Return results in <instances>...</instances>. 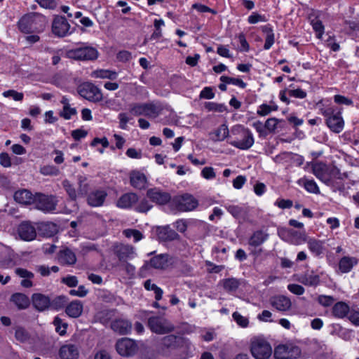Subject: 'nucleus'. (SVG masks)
Wrapping results in <instances>:
<instances>
[{
	"label": "nucleus",
	"mask_w": 359,
	"mask_h": 359,
	"mask_svg": "<svg viewBox=\"0 0 359 359\" xmlns=\"http://www.w3.org/2000/svg\"><path fill=\"white\" fill-rule=\"evenodd\" d=\"M11 301L19 308L25 309L29 306V301L28 297L21 293L14 294L11 297Z\"/></svg>",
	"instance_id": "40"
},
{
	"label": "nucleus",
	"mask_w": 359,
	"mask_h": 359,
	"mask_svg": "<svg viewBox=\"0 0 359 359\" xmlns=\"http://www.w3.org/2000/svg\"><path fill=\"white\" fill-rule=\"evenodd\" d=\"M294 277L297 281L306 286L316 287L320 285V275L315 273L313 271H307L302 274H297Z\"/></svg>",
	"instance_id": "15"
},
{
	"label": "nucleus",
	"mask_w": 359,
	"mask_h": 359,
	"mask_svg": "<svg viewBox=\"0 0 359 359\" xmlns=\"http://www.w3.org/2000/svg\"><path fill=\"white\" fill-rule=\"evenodd\" d=\"M79 354L77 346L73 344L63 345L59 351L61 359H78Z\"/></svg>",
	"instance_id": "21"
},
{
	"label": "nucleus",
	"mask_w": 359,
	"mask_h": 359,
	"mask_svg": "<svg viewBox=\"0 0 359 359\" xmlns=\"http://www.w3.org/2000/svg\"><path fill=\"white\" fill-rule=\"evenodd\" d=\"M349 312V306L344 302H339L334 304L332 313L335 318H344Z\"/></svg>",
	"instance_id": "32"
},
{
	"label": "nucleus",
	"mask_w": 359,
	"mask_h": 359,
	"mask_svg": "<svg viewBox=\"0 0 359 359\" xmlns=\"http://www.w3.org/2000/svg\"><path fill=\"white\" fill-rule=\"evenodd\" d=\"M91 77L95 79H107L114 80L117 78V73L115 71L108 69H97L90 74Z\"/></svg>",
	"instance_id": "37"
},
{
	"label": "nucleus",
	"mask_w": 359,
	"mask_h": 359,
	"mask_svg": "<svg viewBox=\"0 0 359 359\" xmlns=\"http://www.w3.org/2000/svg\"><path fill=\"white\" fill-rule=\"evenodd\" d=\"M268 233L262 230L257 231L251 236L248 243L251 246L257 247L262 245L268 239Z\"/></svg>",
	"instance_id": "33"
},
{
	"label": "nucleus",
	"mask_w": 359,
	"mask_h": 359,
	"mask_svg": "<svg viewBox=\"0 0 359 359\" xmlns=\"http://www.w3.org/2000/svg\"><path fill=\"white\" fill-rule=\"evenodd\" d=\"M357 262L358 261L355 257H343L339 262V270L342 273H348Z\"/></svg>",
	"instance_id": "30"
},
{
	"label": "nucleus",
	"mask_w": 359,
	"mask_h": 359,
	"mask_svg": "<svg viewBox=\"0 0 359 359\" xmlns=\"http://www.w3.org/2000/svg\"><path fill=\"white\" fill-rule=\"evenodd\" d=\"M57 201L53 196H43L40 198L38 208L46 212H54L56 210Z\"/></svg>",
	"instance_id": "17"
},
{
	"label": "nucleus",
	"mask_w": 359,
	"mask_h": 359,
	"mask_svg": "<svg viewBox=\"0 0 359 359\" xmlns=\"http://www.w3.org/2000/svg\"><path fill=\"white\" fill-rule=\"evenodd\" d=\"M250 351L255 359H269L271 355L272 348L265 339L255 338L251 341Z\"/></svg>",
	"instance_id": "6"
},
{
	"label": "nucleus",
	"mask_w": 359,
	"mask_h": 359,
	"mask_svg": "<svg viewBox=\"0 0 359 359\" xmlns=\"http://www.w3.org/2000/svg\"><path fill=\"white\" fill-rule=\"evenodd\" d=\"M83 309V304L79 300H74L70 302L66 307V313L71 318L79 317Z\"/></svg>",
	"instance_id": "28"
},
{
	"label": "nucleus",
	"mask_w": 359,
	"mask_h": 359,
	"mask_svg": "<svg viewBox=\"0 0 359 359\" xmlns=\"http://www.w3.org/2000/svg\"><path fill=\"white\" fill-rule=\"evenodd\" d=\"M233 318L236 322V323L241 327H248L249 323L248 319L246 317L241 316L239 313L234 312L233 313Z\"/></svg>",
	"instance_id": "51"
},
{
	"label": "nucleus",
	"mask_w": 359,
	"mask_h": 359,
	"mask_svg": "<svg viewBox=\"0 0 359 359\" xmlns=\"http://www.w3.org/2000/svg\"><path fill=\"white\" fill-rule=\"evenodd\" d=\"M223 127L224 125H222L220 128L210 134L211 140L213 141H222L224 139V128Z\"/></svg>",
	"instance_id": "48"
},
{
	"label": "nucleus",
	"mask_w": 359,
	"mask_h": 359,
	"mask_svg": "<svg viewBox=\"0 0 359 359\" xmlns=\"http://www.w3.org/2000/svg\"><path fill=\"white\" fill-rule=\"evenodd\" d=\"M47 24L46 17L39 13H29L23 16L18 22L19 29L25 33L42 32Z\"/></svg>",
	"instance_id": "3"
},
{
	"label": "nucleus",
	"mask_w": 359,
	"mask_h": 359,
	"mask_svg": "<svg viewBox=\"0 0 359 359\" xmlns=\"http://www.w3.org/2000/svg\"><path fill=\"white\" fill-rule=\"evenodd\" d=\"M215 93L211 87H205L200 93V98L210 100L214 98Z\"/></svg>",
	"instance_id": "64"
},
{
	"label": "nucleus",
	"mask_w": 359,
	"mask_h": 359,
	"mask_svg": "<svg viewBox=\"0 0 359 359\" xmlns=\"http://www.w3.org/2000/svg\"><path fill=\"white\" fill-rule=\"evenodd\" d=\"M76 114V109L69 105L63 107L62 111L60 112V116L65 119L68 120L70 119Z\"/></svg>",
	"instance_id": "52"
},
{
	"label": "nucleus",
	"mask_w": 359,
	"mask_h": 359,
	"mask_svg": "<svg viewBox=\"0 0 359 359\" xmlns=\"http://www.w3.org/2000/svg\"><path fill=\"white\" fill-rule=\"evenodd\" d=\"M175 203L179 210L191 211L198 205V201L191 195L186 194L175 198Z\"/></svg>",
	"instance_id": "14"
},
{
	"label": "nucleus",
	"mask_w": 359,
	"mask_h": 359,
	"mask_svg": "<svg viewBox=\"0 0 359 359\" xmlns=\"http://www.w3.org/2000/svg\"><path fill=\"white\" fill-rule=\"evenodd\" d=\"M123 233L127 238L133 237L135 242H137L143 238L142 233L135 229H126L123 231Z\"/></svg>",
	"instance_id": "46"
},
{
	"label": "nucleus",
	"mask_w": 359,
	"mask_h": 359,
	"mask_svg": "<svg viewBox=\"0 0 359 359\" xmlns=\"http://www.w3.org/2000/svg\"><path fill=\"white\" fill-rule=\"evenodd\" d=\"M111 328L115 332L121 334H127L130 333L132 325L131 323L126 320H114L111 324Z\"/></svg>",
	"instance_id": "29"
},
{
	"label": "nucleus",
	"mask_w": 359,
	"mask_h": 359,
	"mask_svg": "<svg viewBox=\"0 0 359 359\" xmlns=\"http://www.w3.org/2000/svg\"><path fill=\"white\" fill-rule=\"evenodd\" d=\"M278 235L285 242L299 245L306 241V233L305 231H298L294 229H281L278 231Z\"/></svg>",
	"instance_id": "10"
},
{
	"label": "nucleus",
	"mask_w": 359,
	"mask_h": 359,
	"mask_svg": "<svg viewBox=\"0 0 359 359\" xmlns=\"http://www.w3.org/2000/svg\"><path fill=\"white\" fill-rule=\"evenodd\" d=\"M271 303L274 308L280 311H287L291 307L290 299L283 295L273 297L271 299Z\"/></svg>",
	"instance_id": "23"
},
{
	"label": "nucleus",
	"mask_w": 359,
	"mask_h": 359,
	"mask_svg": "<svg viewBox=\"0 0 359 359\" xmlns=\"http://www.w3.org/2000/svg\"><path fill=\"white\" fill-rule=\"evenodd\" d=\"M293 154L290 152H283L277 155L274 158V161L278 163H284L292 159Z\"/></svg>",
	"instance_id": "58"
},
{
	"label": "nucleus",
	"mask_w": 359,
	"mask_h": 359,
	"mask_svg": "<svg viewBox=\"0 0 359 359\" xmlns=\"http://www.w3.org/2000/svg\"><path fill=\"white\" fill-rule=\"evenodd\" d=\"M15 338L21 342L26 341L28 339V333L22 327H17L15 330Z\"/></svg>",
	"instance_id": "61"
},
{
	"label": "nucleus",
	"mask_w": 359,
	"mask_h": 359,
	"mask_svg": "<svg viewBox=\"0 0 359 359\" xmlns=\"http://www.w3.org/2000/svg\"><path fill=\"white\" fill-rule=\"evenodd\" d=\"M52 32L58 37H65L72 33L71 26L62 16H56L52 23Z\"/></svg>",
	"instance_id": "12"
},
{
	"label": "nucleus",
	"mask_w": 359,
	"mask_h": 359,
	"mask_svg": "<svg viewBox=\"0 0 359 359\" xmlns=\"http://www.w3.org/2000/svg\"><path fill=\"white\" fill-rule=\"evenodd\" d=\"M300 355L299 347L292 344L278 345L274 351V357L276 359L297 358Z\"/></svg>",
	"instance_id": "8"
},
{
	"label": "nucleus",
	"mask_w": 359,
	"mask_h": 359,
	"mask_svg": "<svg viewBox=\"0 0 359 359\" xmlns=\"http://www.w3.org/2000/svg\"><path fill=\"white\" fill-rule=\"evenodd\" d=\"M278 109V106L277 104L273 101H271L269 103H263L259 105L257 110V113L261 116H265L269 115L272 111H276Z\"/></svg>",
	"instance_id": "36"
},
{
	"label": "nucleus",
	"mask_w": 359,
	"mask_h": 359,
	"mask_svg": "<svg viewBox=\"0 0 359 359\" xmlns=\"http://www.w3.org/2000/svg\"><path fill=\"white\" fill-rule=\"evenodd\" d=\"M170 264V260L168 255H159L152 257L149 263L147 264V267H152L158 269L167 268Z\"/></svg>",
	"instance_id": "22"
},
{
	"label": "nucleus",
	"mask_w": 359,
	"mask_h": 359,
	"mask_svg": "<svg viewBox=\"0 0 359 359\" xmlns=\"http://www.w3.org/2000/svg\"><path fill=\"white\" fill-rule=\"evenodd\" d=\"M241 133L242 139L235 140L232 144L241 149H248L254 144V137L252 133L248 129L241 126H238L233 129Z\"/></svg>",
	"instance_id": "13"
},
{
	"label": "nucleus",
	"mask_w": 359,
	"mask_h": 359,
	"mask_svg": "<svg viewBox=\"0 0 359 359\" xmlns=\"http://www.w3.org/2000/svg\"><path fill=\"white\" fill-rule=\"evenodd\" d=\"M59 260L65 264H74L76 261V255L71 250L66 248L60 252Z\"/></svg>",
	"instance_id": "35"
},
{
	"label": "nucleus",
	"mask_w": 359,
	"mask_h": 359,
	"mask_svg": "<svg viewBox=\"0 0 359 359\" xmlns=\"http://www.w3.org/2000/svg\"><path fill=\"white\" fill-rule=\"evenodd\" d=\"M54 325L55 326V330L60 335H63L66 333L67 325L65 323H62V320L55 317L53 321Z\"/></svg>",
	"instance_id": "44"
},
{
	"label": "nucleus",
	"mask_w": 359,
	"mask_h": 359,
	"mask_svg": "<svg viewBox=\"0 0 359 359\" xmlns=\"http://www.w3.org/2000/svg\"><path fill=\"white\" fill-rule=\"evenodd\" d=\"M320 113L326 117V123L333 132L339 133L344 129V121L341 112L337 111L330 100H322L317 103Z\"/></svg>",
	"instance_id": "1"
},
{
	"label": "nucleus",
	"mask_w": 359,
	"mask_h": 359,
	"mask_svg": "<svg viewBox=\"0 0 359 359\" xmlns=\"http://www.w3.org/2000/svg\"><path fill=\"white\" fill-rule=\"evenodd\" d=\"M15 201L20 204H31L34 201V196L27 189L17 191L14 194Z\"/></svg>",
	"instance_id": "27"
},
{
	"label": "nucleus",
	"mask_w": 359,
	"mask_h": 359,
	"mask_svg": "<svg viewBox=\"0 0 359 359\" xmlns=\"http://www.w3.org/2000/svg\"><path fill=\"white\" fill-rule=\"evenodd\" d=\"M130 182L131 186L137 189H145L147 185V179L145 175L139 170H133L130 172Z\"/></svg>",
	"instance_id": "19"
},
{
	"label": "nucleus",
	"mask_w": 359,
	"mask_h": 359,
	"mask_svg": "<svg viewBox=\"0 0 359 359\" xmlns=\"http://www.w3.org/2000/svg\"><path fill=\"white\" fill-rule=\"evenodd\" d=\"M308 249L310 252L315 257H321L325 252L324 241L316 239L314 238H308L306 241Z\"/></svg>",
	"instance_id": "18"
},
{
	"label": "nucleus",
	"mask_w": 359,
	"mask_h": 359,
	"mask_svg": "<svg viewBox=\"0 0 359 359\" xmlns=\"http://www.w3.org/2000/svg\"><path fill=\"white\" fill-rule=\"evenodd\" d=\"M79 95L91 102H99L102 99L101 90L91 83H84L79 88Z\"/></svg>",
	"instance_id": "11"
},
{
	"label": "nucleus",
	"mask_w": 359,
	"mask_h": 359,
	"mask_svg": "<svg viewBox=\"0 0 359 359\" xmlns=\"http://www.w3.org/2000/svg\"><path fill=\"white\" fill-rule=\"evenodd\" d=\"M263 33L265 34V43L264 45V50H269L275 42V34L272 27L269 25H266L261 27Z\"/></svg>",
	"instance_id": "31"
},
{
	"label": "nucleus",
	"mask_w": 359,
	"mask_h": 359,
	"mask_svg": "<svg viewBox=\"0 0 359 359\" xmlns=\"http://www.w3.org/2000/svg\"><path fill=\"white\" fill-rule=\"evenodd\" d=\"M274 205L283 210L289 209L292 207L293 203L290 199L278 198L274 202Z\"/></svg>",
	"instance_id": "54"
},
{
	"label": "nucleus",
	"mask_w": 359,
	"mask_h": 359,
	"mask_svg": "<svg viewBox=\"0 0 359 359\" xmlns=\"http://www.w3.org/2000/svg\"><path fill=\"white\" fill-rule=\"evenodd\" d=\"M107 196V194L103 190H97L91 192L88 197V203L90 206H101Z\"/></svg>",
	"instance_id": "25"
},
{
	"label": "nucleus",
	"mask_w": 359,
	"mask_h": 359,
	"mask_svg": "<svg viewBox=\"0 0 359 359\" xmlns=\"http://www.w3.org/2000/svg\"><path fill=\"white\" fill-rule=\"evenodd\" d=\"M325 45L329 47L332 51L337 52L339 50L340 46L336 42L334 36L328 35L327 39L325 41Z\"/></svg>",
	"instance_id": "53"
},
{
	"label": "nucleus",
	"mask_w": 359,
	"mask_h": 359,
	"mask_svg": "<svg viewBox=\"0 0 359 359\" xmlns=\"http://www.w3.org/2000/svg\"><path fill=\"white\" fill-rule=\"evenodd\" d=\"M147 196L152 202L159 205L167 203L171 198L168 193L156 187L148 189Z\"/></svg>",
	"instance_id": "16"
},
{
	"label": "nucleus",
	"mask_w": 359,
	"mask_h": 359,
	"mask_svg": "<svg viewBox=\"0 0 359 359\" xmlns=\"http://www.w3.org/2000/svg\"><path fill=\"white\" fill-rule=\"evenodd\" d=\"M87 182V177L83 175H80L78 177V184H79V194H81V196L86 195L88 191L89 186Z\"/></svg>",
	"instance_id": "43"
},
{
	"label": "nucleus",
	"mask_w": 359,
	"mask_h": 359,
	"mask_svg": "<svg viewBox=\"0 0 359 359\" xmlns=\"http://www.w3.org/2000/svg\"><path fill=\"white\" fill-rule=\"evenodd\" d=\"M66 55L69 59L76 60H94L98 57L99 53L95 48L85 45L67 50Z\"/></svg>",
	"instance_id": "5"
},
{
	"label": "nucleus",
	"mask_w": 359,
	"mask_h": 359,
	"mask_svg": "<svg viewBox=\"0 0 359 359\" xmlns=\"http://www.w3.org/2000/svg\"><path fill=\"white\" fill-rule=\"evenodd\" d=\"M227 84H232V85L238 86L242 89L245 88L247 86L246 83H245L240 78L226 76V85H227Z\"/></svg>",
	"instance_id": "55"
},
{
	"label": "nucleus",
	"mask_w": 359,
	"mask_h": 359,
	"mask_svg": "<svg viewBox=\"0 0 359 359\" xmlns=\"http://www.w3.org/2000/svg\"><path fill=\"white\" fill-rule=\"evenodd\" d=\"M138 201V196L134 193L123 194L117 201V206L121 208H130Z\"/></svg>",
	"instance_id": "26"
},
{
	"label": "nucleus",
	"mask_w": 359,
	"mask_h": 359,
	"mask_svg": "<svg viewBox=\"0 0 359 359\" xmlns=\"http://www.w3.org/2000/svg\"><path fill=\"white\" fill-rule=\"evenodd\" d=\"M318 302L321 306L327 307L332 306L334 304V299L332 296L322 294L318 296Z\"/></svg>",
	"instance_id": "49"
},
{
	"label": "nucleus",
	"mask_w": 359,
	"mask_h": 359,
	"mask_svg": "<svg viewBox=\"0 0 359 359\" xmlns=\"http://www.w3.org/2000/svg\"><path fill=\"white\" fill-rule=\"evenodd\" d=\"M314 175L320 181L327 184L335 182L337 180L347 177L346 173H341L339 168L332 165H326L323 163H316L313 165Z\"/></svg>",
	"instance_id": "2"
},
{
	"label": "nucleus",
	"mask_w": 359,
	"mask_h": 359,
	"mask_svg": "<svg viewBox=\"0 0 359 359\" xmlns=\"http://www.w3.org/2000/svg\"><path fill=\"white\" fill-rule=\"evenodd\" d=\"M287 290L290 292L297 295H302L305 292L304 288L302 285L297 284H289L287 285Z\"/></svg>",
	"instance_id": "63"
},
{
	"label": "nucleus",
	"mask_w": 359,
	"mask_h": 359,
	"mask_svg": "<svg viewBox=\"0 0 359 359\" xmlns=\"http://www.w3.org/2000/svg\"><path fill=\"white\" fill-rule=\"evenodd\" d=\"M2 95L5 97H12L15 101H22L24 97L22 93H19L14 90L4 91Z\"/></svg>",
	"instance_id": "45"
},
{
	"label": "nucleus",
	"mask_w": 359,
	"mask_h": 359,
	"mask_svg": "<svg viewBox=\"0 0 359 359\" xmlns=\"http://www.w3.org/2000/svg\"><path fill=\"white\" fill-rule=\"evenodd\" d=\"M311 25L315 32L316 38L322 40L323 36L325 33V27L319 18V16H316V18L311 19Z\"/></svg>",
	"instance_id": "39"
},
{
	"label": "nucleus",
	"mask_w": 359,
	"mask_h": 359,
	"mask_svg": "<svg viewBox=\"0 0 359 359\" xmlns=\"http://www.w3.org/2000/svg\"><path fill=\"white\" fill-rule=\"evenodd\" d=\"M32 299L34 306L39 311L46 310L50 304L48 297L39 293L34 294Z\"/></svg>",
	"instance_id": "24"
},
{
	"label": "nucleus",
	"mask_w": 359,
	"mask_h": 359,
	"mask_svg": "<svg viewBox=\"0 0 359 359\" xmlns=\"http://www.w3.org/2000/svg\"><path fill=\"white\" fill-rule=\"evenodd\" d=\"M18 233L22 240L27 241L34 240L36 236L34 227L28 222L22 223L19 226Z\"/></svg>",
	"instance_id": "20"
},
{
	"label": "nucleus",
	"mask_w": 359,
	"mask_h": 359,
	"mask_svg": "<svg viewBox=\"0 0 359 359\" xmlns=\"http://www.w3.org/2000/svg\"><path fill=\"white\" fill-rule=\"evenodd\" d=\"M205 109L208 111H219L222 112L224 109L222 104H219L212 102H205L204 104Z\"/></svg>",
	"instance_id": "56"
},
{
	"label": "nucleus",
	"mask_w": 359,
	"mask_h": 359,
	"mask_svg": "<svg viewBox=\"0 0 359 359\" xmlns=\"http://www.w3.org/2000/svg\"><path fill=\"white\" fill-rule=\"evenodd\" d=\"M280 122V120L276 118H268L265 122V128L270 132H273Z\"/></svg>",
	"instance_id": "60"
},
{
	"label": "nucleus",
	"mask_w": 359,
	"mask_h": 359,
	"mask_svg": "<svg viewBox=\"0 0 359 359\" xmlns=\"http://www.w3.org/2000/svg\"><path fill=\"white\" fill-rule=\"evenodd\" d=\"M238 285V281L235 278L226 279V291L235 292Z\"/></svg>",
	"instance_id": "62"
},
{
	"label": "nucleus",
	"mask_w": 359,
	"mask_h": 359,
	"mask_svg": "<svg viewBox=\"0 0 359 359\" xmlns=\"http://www.w3.org/2000/svg\"><path fill=\"white\" fill-rule=\"evenodd\" d=\"M40 172L43 175L56 176L59 174V170L53 165H45L41 168Z\"/></svg>",
	"instance_id": "47"
},
{
	"label": "nucleus",
	"mask_w": 359,
	"mask_h": 359,
	"mask_svg": "<svg viewBox=\"0 0 359 359\" xmlns=\"http://www.w3.org/2000/svg\"><path fill=\"white\" fill-rule=\"evenodd\" d=\"M148 325L153 332L158 334L170 333L175 329L174 325L169 320L158 316L149 318Z\"/></svg>",
	"instance_id": "7"
},
{
	"label": "nucleus",
	"mask_w": 359,
	"mask_h": 359,
	"mask_svg": "<svg viewBox=\"0 0 359 359\" xmlns=\"http://www.w3.org/2000/svg\"><path fill=\"white\" fill-rule=\"evenodd\" d=\"M297 184L299 186L304 187V189L309 193L318 194L320 193L319 187L313 180L308 179L306 177L298 180Z\"/></svg>",
	"instance_id": "34"
},
{
	"label": "nucleus",
	"mask_w": 359,
	"mask_h": 359,
	"mask_svg": "<svg viewBox=\"0 0 359 359\" xmlns=\"http://www.w3.org/2000/svg\"><path fill=\"white\" fill-rule=\"evenodd\" d=\"M266 21L267 19L264 15H260L255 12H253L248 18V22L250 24H256L258 22H264Z\"/></svg>",
	"instance_id": "50"
},
{
	"label": "nucleus",
	"mask_w": 359,
	"mask_h": 359,
	"mask_svg": "<svg viewBox=\"0 0 359 359\" xmlns=\"http://www.w3.org/2000/svg\"><path fill=\"white\" fill-rule=\"evenodd\" d=\"M144 285L147 290L154 291L156 300L159 301L161 299L163 293L162 289L153 283L151 280H146Z\"/></svg>",
	"instance_id": "41"
},
{
	"label": "nucleus",
	"mask_w": 359,
	"mask_h": 359,
	"mask_svg": "<svg viewBox=\"0 0 359 359\" xmlns=\"http://www.w3.org/2000/svg\"><path fill=\"white\" fill-rule=\"evenodd\" d=\"M151 208L152 205L147 200L143 199L135 206V210L140 212H146Z\"/></svg>",
	"instance_id": "57"
},
{
	"label": "nucleus",
	"mask_w": 359,
	"mask_h": 359,
	"mask_svg": "<svg viewBox=\"0 0 359 359\" xmlns=\"http://www.w3.org/2000/svg\"><path fill=\"white\" fill-rule=\"evenodd\" d=\"M129 111L134 116H145L149 118L158 117L162 111L161 105L153 102L136 103L130 105Z\"/></svg>",
	"instance_id": "4"
},
{
	"label": "nucleus",
	"mask_w": 359,
	"mask_h": 359,
	"mask_svg": "<svg viewBox=\"0 0 359 359\" xmlns=\"http://www.w3.org/2000/svg\"><path fill=\"white\" fill-rule=\"evenodd\" d=\"M287 94L290 97L299 99H304L306 97V92L301 88L290 89L287 90Z\"/></svg>",
	"instance_id": "59"
},
{
	"label": "nucleus",
	"mask_w": 359,
	"mask_h": 359,
	"mask_svg": "<svg viewBox=\"0 0 359 359\" xmlns=\"http://www.w3.org/2000/svg\"><path fill=\"white\" fill-rule=\"evenodd\" d=\"M137 342L129 338H122L116 343L117 353L123 357H131L138 351Z\"/></svg>",
	"instance_id": "9"
},
{
	"label": "nucleus",
	"mask_w": 359,
	"mask_h": 359,
	"mask_svg": "<svg viewBox=\"0 0 359 359\" xmlns=\"http://www.w3.org/2000/svg\"><path fill=\"white\" fill-rule=\"evenodd\" d=\"M62 185L72 200H76L78 197L81 196V194H79V190L76 191L68 180H64Z\"/></svg>",
	"instance_id": "42"
},
{
	"label": "nucleus",
	"mask_w": 359,
	"mask_h": 359,
	"mask_svg": "<svg viewBox=\"0 0 359 359\" xmlns=\"http://www.w3.org/2000/svg\"><path fill=\"white\" fill-rule=\"evenodd\" d=\"M177 337L175 335H167L161 339L158 344V348L163 351L165 348H175L177 344Z\"/></svg>",
	"instance_id": "38"
}]
</instances>
